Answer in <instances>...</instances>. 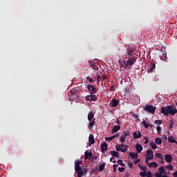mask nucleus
Masks as SVG:
<instances>
[{
  "mask_svg": "<svg viewBox=\"0 0 177 177\" xmlns=\"http://www.w3.org/2000/svg\"><path fill=\"white\" fill-rule=\"evenodd\" d=\"M135 53H136V47L129 46L127 48V51L124 55L125 58L129 59L127 62H125V60L120 59V65L122 67L125 66V68L127 70H129L132 66V64H135L136 62V59H138V57L135 55Z\"/></svg>",
  "mask_w": 177,
  "mask_h": 177,
  "instance_id": "obj_1",
  "label": "nucleus"
},
{
  "mask_svg": "<svg viewBox=\"0 0 177 177\" xmlns=\"http://www.w3.org/2000/svg\"><path fill=\"white\" fill-rule=\"evenodd\" d=\"M86 88L90 95L86 96V100L96 102V100H97V96H99V95H96L97 93V88H96L95 86H92L91 84L87 85Z\"/></svg>",
  "mask_w": 177,
  "mask_h": 177,
  "instance_id": "obj_2",
  "label": "nucleus"
},
{
  "mask_svg": "<svg viewBox=\"0 0 177 177\" xmlns=\"http://www.w3.org/2000/svg\"><path fill=\"white\" fill-rule=\"evenodd\" d=\"M116 150L117 151H122V153H125L127 150H128V146L122 144L116 145Z\"/></svg>",
  "mask_w": 177,
  "mask_h": 177,
  "instance_id": "obj_3",
  "label": "nucleus"
},
{
  "mask_svg": "<svg viewBox=\"0 0 177 177\" xmlns=\"http://www.w3.org/2000/svg\"><path fill=\"white\" fill-rule=\"evenodd\" d=\"M145 111L151 113V114H154L156 113V106L148 104L145 107Z\"/></svg>",
  "mask_w": 177,
  "mask_h": 177,
  "instance_id": "obj_4",
  "label": "nucleus"
},
{
  "mask_svg": "<svg viewBox=\"0 0 177 177\" xmlns=\"http://www.w3.org/2000/svg\"><path fill=\"white\" fill-rule=\"evenodd\" d=\"M154 158V154L153 153V151L151 149H148L147 151V157H146V162L149 161V160H153Z\"/></svg>",
  "mask_w": 177,
  "mask_h": 177,
  "instance_id": "obj_5",
  "label": "nucleus"
},
{
  "mask_svg": "<svg viewBox=\"0 0 177 177\" xmlns=\"http://www.w3.org/2000/svg\"><path fill=\"white\" fill-rule=\"evenodd\" d=\"M75 173L77 174V176L82 177L88 173V170H86V169H80L78 170H75Z\"/></svg>",
  "mask_w": 177,
  "mask_h": 177,
  "instance_id": "obj_6",
  "label": "nucleus"
},
{
  "mask_svg": "<svg viewBox=\"0 0 177 177\" xmlns=\"http://www.w3.org/2000/svg\"><path fill=\"white\" fill-rule=\"evenodd\" d=\"M111 107L115 108L120 104V101L115 98L112 99V101L110 102Z\"/></svg>",
  "mask_w": 177,
  "mask_h": 177,
  "instance_id": "obj_7",
  "label": "nucleus"
},
{
  "mask_svg": "<svg viewBox=\"0 0 177 177\" xmlns=\"http://www.w3.org/2000/svg\"><path fill=\"white\" fill-rule=\"evenodd\" d=\"M167 109H169V114L171 115H174V114H176L177 110L176 108H174V106H167Z\"/></svg>",
  "mask_w": 177,
  "mask_h": 177,
  "instance_id": "obj_8",
  "label": "nucleus"
},
{
  "mask_svg": "<svg viewBox=\"0 0 177 177\" xmlns=\"http://www.w3.org/2000/svg\"><path fill=\"white\" fill-rule=\"evenodd\" d=\"M160 110H161V113H162L164 115H168V114H169L168 106H167V107H165V106H162V107L160 108Z\"/></svg>",
  "mask_w": 177,
  "mask_h": 177,
  "instance_id": "obj_9",
  "label": "nucleus"
},
{
  "mask_svg": "<svg viewBox=\"0 0 177 177\" xmlns=\"http://www.w3.org/2000/svg\"><path fill=\"white\" fill-rule=\"evenodd\" d=\"M85 157L84 160H89L92 158V151L86 150L84 153Z\"/></svg>",
  "mask_w": 177,
  "mask_h": 177,
  "instance_id": "obj_10",
  "label": "nucleus"
},
{
  "mask_svg": "<svg viewBox=\"0 0 177 177\" xmlns=\"http://www.w3.org/2000/svg\"><path fill=\"white\" fill-rule=\"evenodd\" d=\"M88 145H89V146H92V145H95V138L93 137V134L89 135Z\"/></svg>",
  "mask_w": 177,
  "mask_h": 177,
  "instance_id": "obj_11",
  "label": "nucleus"
},
{
  "mask_svg": "<svg viewBox=\"0 0 177 177\" xmlns=\"http://www.w3.org/2000/svg\"><path fill=\"white\" fill-rule=\"evenodd\" d=\"M165 160L166 162H168V164H171V162H172V156L171 154L165 155Z\"/></svg>",
  "mask_w": 177,
  "mask_h": 177,
  "instance_id": "obj_12",
  "label": "nucleus"
},
{
  "mask_svg": "<svg viewBox=\"0 0 177 177\" xmlns=\"http://www.w3.org/2000/svg\"><path fill=\"white\" fill-rule=\"evenodd\" d=\"M81 164H82V160H77L75 163V171H77L78 169H82V167H81Z\"/></svg>",
  "mask_w": 177,
  "mask_h": 177,
  "instance_id": "obj_13",
  "label": "nucleus"
},
{
  "mask_svg": "<svg viewBox=\"0 0 177 177\" xmlns=\"http://www.w3.org/2000/svg\"><path fill=\"white\" fill-rule=\"evenodd\" d=\"M94 117H95V114L93 113V111L88 112V116H87L88 121L93 120Z\"/></svg>",
  "mask_w": 177,
  "mask_h": 177,
  "instance_id": "obj_14",
  "label": "nucleus"
},
{
  "mask_svg": "<svg viewBox=\"0 0 177 177\" xmlns=\"http://www.w3.org/2000/svg\"><path fill=\"white\" fill-rule=\"evenodd\" d=\"M133 139H139L140 138H142V134L140 133V131H135L133 133Z\"/></svg>",
  "mask_w": 177,
  "mask_h": 177,
  "instance_id": "obj_15",
  "label": "nucleus"
},
{
  "mask_svg": "<svg viewBox=\"0 0 177 177\" xmlns=\"http://www.w3.org/2000/svg\"><path fill=\"white\" fill-rule=\"evenodd\" d=\"M129 156H130L131 158L136 160V158H138V157H139V154L138 153L130 152L129 153Z\"/></svg>",
  "mask_w": 177,
  "mask_h": 177,
  "instance_id": "obj_16",
  "label": "nucleus"
},
{
  "mask_svg": "<svg viewBox=\"0 0 177 177\" xmlns=\"http://www.w3.org/2000/svg\"><path fill=\"white\" fill-rule=\"evenodd\" d=\"M100 147L101 151H102V153H104V151H107L108 150L107 144L106 142H104L102 145H101Z\"/></svg>",
  "mask_w": 177,
  "mask_h": 177,
  "instance_id": "obj_17",
  "label": "nucleus"
},
{
  "mask_svg": "<svg viewBox=\"0 0 177 177\" xmlns=\"http://www.w3.org/2000/svg\"><path fill=\"white\" fill-rule=\"evenodd\" d=\"M136 149L137 153H140L142 150H143V147H142L140 144H137L136 145Z\"/></svg>",
  "mask_w": 177,
  "mask_h": 177,
  "instance_id": "obj_18",
  "label": "nucleus"
},
{
  "mask_svg": "<svg viewBox=\"0 0 177 177\" xmlns=\"http://www.w3.org/2000/svg\"><path fill=\"white\" fill-rule=\"evenodd\" d=\"M151 67L149 68V69L147 71V73L149 74L153 73V71H154V68H156V64L153 63L151 64Z\"/></svg>",
  "mask_w": 177,
  "mask_h": 177,
  "instance_id": "obj_19",
  "label": "nucleus"
},
{
  "mask_svg": "<svg viewBox=\"0 0 177 177\" xmlns=\"http://www.w3.org/2000/svg\"><path fill=\"white\" fill-rule=\"evenodd\" d=\"M90 122L88 124V128L90 129H92L93 128V126L96 124V122L95 121V118L93 120H88Z\"/></svg>",
  "mask_w": 177,
  "mask_h": 177,
  "instance_id": "obj_20",
  "label": "nucleus"
},
{
  "mask_svg": "<svg viewBox=\"0 0 177 177\" xmlns=\"http://www.w3.org/2000/svg\"><path fill=\"white\" fill-rule=\"evenodd\" d=\"M120 129H121V126L115 125L113 128L112 132H113V133H115L116 132H118V131H120Z\"/></svg>",
  "mask_w": 177,
  "mask_h": 177,
  "instance_id": "obj_21",
  "label": "nucleus"
},
{
  "mask_svg": "<svg viewBox=\"0 0 177 177\" xmlns=\"http://www.w3.org/2000/svg\"><path fill=\"white\" fill-rule=\"evenodd\" d=\"M104 167H106V163L102 162L101 165L98 166V171L102 172L104 169Z\"/></svg>",
  "mask_w": 177,
  "mask_h": 177,
  "instance_id": "obj_22",
  "label": "nucleus"
},
{
  "mask_svg": "<svg viewBox=\"0 0 177 177\" xmlns=\"http://www.w3.org/2000/svg\"><path fill=\"white\" fill-rule=\"evenodd\" d=\"M110 153L112 157H118L120 156V153L116 151H111Z\"/></svg>",
  "mask_w": 177,
  "mask_h": 177,
  "instance_id": "obj_23",
  "label": "nucleus"
},
{
  "mask_svg": "<svg viewBox=\"0 0 177 177\" xmlns=\"http://www.w3.org/2000/svg\"><path fill=\"white\" fill-rule=\"evenodd\" d=\"M149 146H151V147H152L153 150H156V149H157V145L153 141H151L149 142Z\"/></svg>",
  "mask_w": 177,
  "mask_h": 177,
  "instance_id": "obj_24",
  "label": "nucleus"
},
{
  "mask_svg": "<svg viewBox=\"0 0 177 177\" xmlns=\"http://www.w3.org/2000/svg\"><path fill=\"white\" fill-rule=\"evenodd\" d=\"M118 134L116 133V134H115V135H113V136H112L111 137L106 138V140H109V141L113 140V139H115V138H118Z\"/></svg>",
  "mask_w": 177,
  "mask_h": 177,
  "instance_id": "obj_25",
  "label": "nucleus"
},
{
  "mask_svg": "<svg viewBox=\"0 0 177 177\" xmlns=\"http://www.w3.org/2000/svg\"><path fill=\"white\" fill-rule=\"evenodd\" d=\"M155 143H156V145H161L162 143V140L160 138H156L155 139Z\"/></svg>",
  "mask_w": 177,
  "mask_h": 177,
  "instance_id": "obj_26",
  "label": "nucleus"
},
{
  "mask_svg": "<svg viewBox=\"0 0 177 177\" xmlns=\"http://www.w3.org/2000/svg\"><path fill=\"white\" fill-rule=\"evenodd\" d=\"M160 59H161V60H167V53H162L160 55Z\"/></svg>",
  "mask_w": 177,
  "mask_h": 177,
  "instance_id": "obj_27",
  "label": "nucleus"
},
{
  "mask_svg": "<svg viewBox=\"0 0 177 177\" xmlns=\"http://www.w3.org/2000/svg\"><path fill=\"white\" fill-rule=\"evenodd\" d=\"M89 66L90 67H91V68H93V70H98L99 68L97 67V66L95 65L93 63L91 62L89 63Z\"/></svg>",
  "mask_w": 177,
  "mask_h": 177,
  "instance_id": "obj_28",
  "label": "nucleus"
},
{
  "mask_svg": "<svg viewBox=\"0 0 177 177\" xmlns=\"http://www.w3.org/2000/svg\"><path fill=\"white\" fill-rule=\"evenodd\" d=\"M155 156L158 158H160V160H162L164 158V156H162V153H155Z\"/></svg>",
  "mask_w": 177,
  "mask_h": 177,
  "instance_id": "obj_29",
  "label": "nucleus"
},
{
  "mask_svg": "<svg viewBox=\"0 0 177 177\" xmlns=\"http://www.w3.org/2000/svg\"><path fill=\"white\" fill-rule=\"evenodd\" d=\"M149 167H153L154 168H157L158 167V164H157V162H151L149 164Z\"/></svg>",
  "mask_w": 177,
  "mask_h": 177,
  "instance_id": "obj_30",
  "label": "nucleus"
},
{
  "mask_svg": "<svg viewBox=\"0 0 177 177\" xmlns=\"http://www.w3.org/2000/svg\"><path fill=\"white\" fill-rule=\"evenodd\" d=\"M117 163L119 164V165H121V167L125 166V164H124V162H122V160H121V159H118Z\"/></svg>",
  "mask_w": 177,
  "mask_h": 177,
  "instance_id": "obj_31",
  "label": "nucleus"
},
{
  "mask_svg": "<svg viewBox=\"0 0 177 177\" xmlns=\"http://www.w3.org/2000/svg\"><path fill=\"white\" fill-rule=\"evenodd\" d=\"M159 174H165V171L164 170V167H159Z\"/></svg>",
  "mask_w": 177,
  "mask_h": 177,
  "instance_id": "obj_32",
  "label": "nucleus"
},
{
  "mask_svg": "<svg viewBox=\"0 0 177 177\" xmlns=\"http://www.w3.org/2000/svg\"><path fill=\"white\" fill-rule=\"evenodd\" d=\"M120 142H121L122 143H124V142H125L127 138H126L124 135H122V136H120Z\"/></svg>",
  "mask_w": 177,
  "mask_h": 177,
  "instance_id": "obj_33",
  "label": "nucleus"
},
{
  "mask_svg": "<svg viewBox=\"0 0 177 177\" xmlns=\"http://www.w3.org/2000/svg\"><path fill=\"white\" fill-rule=\"evenodd\" d=\"M149 123L146 122V120L142 121V125H144L145 128H149Z\"/></svg>",
  "mask_w": 177,
  "mask_h": 177,
  "instance_id": "obj_34",
  "label": "nucleus"
},
{
  "mask_svg": "<svg viewBox=\"0 0 177 177\" xmlns=\"http://www.w3.org/2000/svg\"><path fill=\"white\" fill-rule=\"evenodd\" d=\"M165 168H167V169H169V171H172V169H174L172 165H167L165 166Z\"/></svg>",
  "mask_w": 177,
  "mask_h": 177,
  "instance_id": "obj_35",
  "label": "nucleus"
},
{
  "mask_svg": "<svg viewBox=\"0 0 177 177\" xmlns=\"http://www.w3.org/2000/svg\"><path fill=\"white\" fill-rule=\"evenodd\" d=\"M140 175L142 177H146V176H147V172H146V171H141V172L140 173Z\"/></svg>",
  "mask_w": 177,
  "mask_h": 177,
  "instance_id": "obj_36",
  "label": "nucleus"
},
{
  "mask_svg": "<svg viewBox=\"0 0 177 177\" xmlns=\"http://www.w3.org/2000/svg\"><path fill=\"white\" fill-rule=\"evenodd\" d=\"M154 124L156 125H161V124H162V120H155Z\"/></svg>",
  "mask_w": 177,
  "mask_h": 177,
  "instance_id": "obj_37",
  "label": "nucleus"
},
{
  "mask_svg": "<svg viewBox=\"0 0 177 177\" xmlns=\"http://www.w3.org/2000/svg\"><path fill=\"white\" fill-rule=\"evenodd\" d=\"M139 167L140 168H141L142 171H144V172H146V171H147V167L141 165H140Z\"/></svg>",
  "mask_w": 177,
  "mask_h": 177,
  "instance_id": "obj_38",
  "label": "nucleus"
},
{
  "mask_svg": "<svg viewBox=\"0 0 177 177\" xmlns=\"http://www.w3.org/2000/svg\"><path fill=\"white\" fill-rule=\"evenodd\" d=\"M123 135L127 138V136H130L131 134L129 133V131H124Z\"/></svg>",
  "mask_w": 177,
  "mask_h": 177,
  "instance_id": "obj_39",
  "label": "nucleus"
},
{
  "mask_svg": "<svg viewBox=\"0 0 177 177\" xmlns=\"http://www.w3.org/2000/svg\"><path fill=\"white\" fill-rule=\"evenodd\" d=\"M113 172H115V171H117V168H118V165H113Z\"/></svg>",
  "mask_w": 177,
  "mask_h": 177,
  "instance_id": "obj_40",
  "label": "nucleus"
},
{
  "mask_svg": "<svg viewBox=\"0 0 177 177\" xmlns=\"http://www.w3.org/2000/svg\"><path fill=\"white\" fill-rule=\"evenodd\" d=\"M156 130H157V132L160 135L161 133L160 132L161 131V127H156Z\"/></svg>",
  "mask_w": 177,
  "mask_h": 177,
  "instance_id": "obj_41",
  "label": "nucleus"
},
{
  "mask_svg": "<svg viewBox=\"0 0 177 177\" xmlns=\"http://www.w3.org/2000/svg\"><path fill=\"white\" fill-rule=\"evenodd\" d=\"M118 171L119 172H124V171H125V167H119Z\"/></svg>",
  "mask_w": 177,
  "mask_h": 177,
  "instance_id": "obj_42",
  "label": "nucleus"
},
{
  "mask_svg": "<svg viewBox=\"0 0 177 177\" xmlns=\"http://www.w3.org/2000/svg\"><path fill=\"white\" fill-rule=\"evenodd\" d=\"M87 81H89L91 83L93 82V79L91 78L89 76L86 77Z\"/></svg>",
  "mask_w": 177,
  "mask_h": 177,
  "instance_id": "obj_43",
  "label": "nucleus"
},
{
  "mask_svg": "<svg viewBox=\"0 0 177 177\" xmlns=\"http://www.w3.org/2000/svg\"><path fill=\"white\" fill-rule=\"evenodd\" d=\"M147 177H153L151 175V171H148L147 173Z\"/></svg>",
  "mask_w": 177,
  "mask_h": 177,
  "instance_id": "obj_44",
  "label": "nucleus"
},
{
  "mask_svg": "<svg viewBox=\"0 0 177 177\" xmlns=\"http://www.w3.org/2000/svg\"><path fill=\"white\" fill-rule=\"evenodd\" d=\"M110 161H111V162H113V164H115V162H117V161L114 159V158H111Z\"/></svg>",
  "mask_w": 177,
  "mask_h": 177,
  "instance_id": "obj_45",
  "label": "nucleus"
},
{
  "mask_svg": "<svg viewBox=\"0 0 177 177\" xmlns=\"http://www.w3.org/2000/svg\"><path fill=\"white\" fill-rule=\"evenodd\" d=\"M128 165H129V168H132V167H133V162H128Z\"/></svg>",
  "mask_w": 177,
  "mask_h": 177,
  "instance_id": "obj_46",
  "label": "nucleus"
},
{
  "mask_svg": "<svg viewBox=\"0 0 177 177\" xmlns=\"http://www.w3.org/2000/svg\"><path fill=\"white\" fill-rule=\"evenodd\" d=\"M162 174L158 173V172H156L155 174V177H161Z\"/></svg>",
  "mask_w": 177,
  "mask_h": 177,
  "instance_id": "obj_47",
  "label": "nucleus"
},
{
  "mask_svg": "<svg viewBox=\"0 0 177 177\" xmlns=\"http://www.w3.org/2000/svg\"><path fill=\"white\" fill-rule=\"evenodd\" d=\"M174 122L172 120H171V123L169 124V128H173L174 127Z\"/></svg>",
  "mask_w": 177,
  "mask_h": 177,
  "instance_id": "obj_48",
  "label": "nucleus"
},
{
  "mask_svg": "<svg viewBox=\"0 0 177 177\" xmlns=\"http://www.w3.org/2000/svg\"><path fill=\"white\" fill-rule=\"evenodd\" d=\"M140 162V159H137L134 161V164H139Z\"/></svg>",
  "mask_w": 177,
  "mask_h": 177,
  "instance_id": "obj_49",
  "label": "nucleus"
},
{
  "mask_svg": "<svg viewBox=\"0 0 177 177\" xmlns=\"http://www.w3.org/2000/svg\"><path fill=\"white\" fill-rule=\"evenodd\" d=\"M145 145H147V143H149V139H147V138H145Z\"/></svg>",
  "mask_w": 177,
  "mask_h": 177,
  "instance_id": "obj_50",
  "label": "nucleus"
},
{
  "mask_svg": "<svg viewBox=\"0 0 177 177\" xmlns=\"http://www.w3.org/2000/svg\"><path fill=\"white\" fill-rule=\"evenodd\" d=\"M173 176L174 177H177V171L173 173Z\"/></svg>",
  "mask_w": 177,
  "mask_h": 177,
  "instance_id": "obj_51",
  "label": "nucleus"
},
{
  "mask_svg": "<svg viewBox=\"0 0 177 177\" xmlns=\"http://www.w3.org/2000/svg\"><path fill=\"white\" fill-rule=\"evenodd\" d=\"M133 117L134 118H138V117H139V116L136 113H135V114L133 115Z\"/></svg>",
  "mask_w": 177,
  "mask_h": 177,
  "instance_id": "obj_52",
  "label": "nucleus"
},
{
  "mask_svg": "<svg viewBox=\"0 0 177 177\" xmlns=\"http://www.w3.org/2000/svg\"><path fill=\"white\" fill-rule=\"evenodd\" d=\"M110 91H114V86H111Z\"/></svg>",
  "mask_w": 177,
  "mask_h": 177,
  "instance_id": "obj_53",
  "label": "nucleus"
},
{
  "mask_svg": "<svg viewBox=\"0 0 177 177\" xmlns=\"http://www.w3.org/2000/svg\"><path fill=\"white\" fill-rule=\"evenodd\" d=\"M92 172H97V169H93Z\"/></svg>",
  "mask_w": 177,
  "mask_h": 177,
  "instance_id": "obj_54",
  "label": "nucleus"
},
{
  "mask_svg": "<svg viewBox=\"0 0 177 177\" xmlns=\"http://www.w3.org/2000/svg\"><path fill=\"white\" fill-rule=\"evenodd\" d=\"M163 139H165V140H167L168 139V137H167V136H164Z\"/></svg>",
  "mask_w": 177,
  "mask_h": 177,
  "instance_id": "obj_55",
  "label": "nucleus"
},
{
  "mask_svg": "<svg viewBox=\"0 0 177 177\" xmlns=\"http://www.w3.org/2000/svg\"><path fill=\"white\" fill-rule=\"evenodd\" d=\"M149 128H153V124H149Z\"/></svg>",
  "mask_w": 177,
  "mask_h": 177,
  "instance_id": "obj_56",
  "label": "nucleus"
},
{
  "mask_svg": "<svg viewBox=\"0 0 177 177\" xmlns=\"http://www.w3.org/2000/svg\"><path fill=\"white\" fill-rule=\"evenodd\" d=\"M160 162H161L162 164H164V163H165L163 160H161Z\"/></svg>",
  "mask_w": 177,
  "mask_h": 177,
  "instance_id": "obj_57",
  "label": "nucleus"
},
{
  "mask_svg": "<svg viewBox=\"0 0 177 177\" xmlns=\"http://www.w3.org/2000/svg\"><path fill=\"white\" fill-rule=\"evenodd\" d=\"M118 124H120V120H118Z\"/></svg>",
  "mask_w": 177,
  "mask_h": 177,
  "instance_id": "obj_58",
  "label": "nucleus"
}]
</instances>
